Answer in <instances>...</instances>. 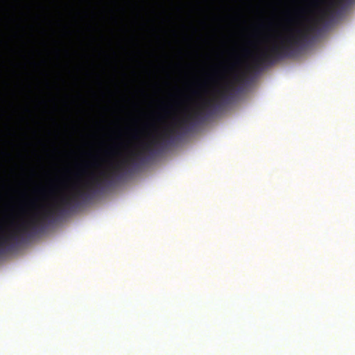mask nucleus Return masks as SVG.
<instances>
[{"mask_svg": "<svg viewBox=\"0 0 355 355\" xmlns=\"http://www.w3.org/2000/svg\"><path fill=\"white\" fill-rule=\"evenodd\" d=\"M30 205L32 207H35L36 206V200H31V201H30Z\"/></svg>", "mask_w": 355, "mask_h": 355, "instance_id": "39448f33", "label": "nucleus"}, {"mask_svg": "<svg viewBox=\"0 0 355 355\" xmlns=\"http://www.w3.org/2000/svg\"><path fill=\"white\" fill-rule=\"evenodd\" d=\"M132 138H134V139H138V138H139V137H138V135H137V133L134 134V135H132Z\"/></svg>", "mask_w": 355, "mask_h": 355, "instance_id": "0eeeda50", "label": "nucleus"}, {"mask_svg": "<svg viewBox=\"0 0 355 355\" xmlns=\"http://www.w3.org/2000/svg\"><path fill=\"white\" fill-rule=\"evenodd\" d=\"M129 163L130 158H125L116 162L110 171H101L99 175L91 173L89 179L84 183L83 187H76L73 193L62 196L59 202L49 207L41 206L43 208L42 212H37L30 220L23 221L11 231L0 235V253L12 243H17L30 235L31 232H36L39 227L45 222L53 219L58 214L63 213L67 208L77 204L80 200L89 198L90 193L107 183L111 178L125 169Z\"/></svg>", "mask_w": 355, "mask_h": 355, "instance_id": "f257e3e1", "label": "nucleus"}, {"mask_svg": "<svg viewBox=\"0 0 355 355\" xmlns=\"http://www.w3.org/2000/svg\"><path fill=\"white\" fill-rule=\"evenodd\" d=\"M245 52L246 53H250V51H249V50H248V49H245Z\"/></svg>", "mask_w": 355, "mask_h": 355, "instance_id": "1a4fd4ad", "label": "nucleus"}, {"mask_svg": "<svg viewBox=\"0 0 355 355\" xmlns=\"http://www.w3.org/2000/svg\"><path fill=\"white\" fill-rule=\"evenodd\" d=\"M245 76V73H235L232 81H229L226 83L224 89L221 91H218V94L220 99L223 101H226L229 96L232 94V92L235 89V84L236 83H242L243 78Z\"/></svg>", "mask_w": 355, "mask_h": 355, "instance_id": "7ed1b4c3", "label": "nucleus"}, {"mask_svg": "<svg viewBox=\"0 0 355 355\" xmlns=\"http://www.w3.org/2000/svg\"><path fill=\"white\" fill-rule=\"evenodd\" d=\"M193 94H195V95L198 94V91H193Z\"/></svg>", "mask_w": 355, "mask_h": 355, "instance_id": "6e6552de", "label": "nucleus"}, {"mask_svg": "<svg viewBox=\"0 0 355 355\" xmlns=\"http://www.w3.org/2000/svg\"><path fill=\"white\" fill-rule=\"evenodd\" d=\"M298 12H299L300 14L304 15V13L306 12V10L305 8H300L298 10Z\"/></svg>", "mask_w": 355, "mask_h": 355, "instance_id": "20e7f679", "label": "nucleus"}, {"mask_svg": "<svg viewBox=\"0 0 355 355\" xmlns=\"http://www.w3.org/2000/svg\"><path fill=\"white\" fill-rule=\"evenodd\" d=\"M313 5H318V0H313L312 1Z\"/></svg>", "mask_w": 355, "mask_h": 355, "instance_id": "423d86ee", "label": "nucleus"}, {"mask_svg": "<svg viewBox=\"0 0 355 355\" xmlns=\"http://www.w3.org/2000/svg\"><path fill=\"white\" fill-rule=\"evenodd\" d=\"M343 1V0L331 1L326 8L320 10L319 17L304 28H288V34L279 37V42L273 43L270 48L261 51L254 58L252 67L259 69L275 60L291 56L297 48L308 41L311 33L316 30L320 24L333 15L336 4H340Z\"/></svg>", "mask_w": 355, "mask_h": 355, "instance_id": "f03ea898", "label": "nucleus"}]
</instances>
